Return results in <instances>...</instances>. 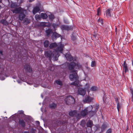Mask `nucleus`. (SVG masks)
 I'll list each match as a JSON object with an SVG mask.
<instances>
[{"mask_svg": "<svg viewBox=\"0 0 133 133\" xmlns=\"http://www.w3.org/2000/svg\"><path fill=\"white\" fill-rule=\"evenodd\" d=\"M58 46L57 48L55 50V53L57 54V56H58V51L62 53L63 48L64 47L63 45L61 44H58V45L56 43H52L50 44L49 47L50 48H54Z\"/></svg>", "mask_w": 133, "mask_h": 133, "instance_id": "f257e3e1", "label": "nucleus"}, {"mask_svg": "<svg viewBox=\"0 0 133 133\" xmlns=\"http://www.w3.org/2000/svg\"><path fill=\"white\" fill-rule=\"evenodd\" d=\"M45 56L47 57H48L50 59L53 58L55 60H57L58 58L57 56H59V54H58V56H57V54H55V52L53 53L51 51H48L45 53Z\"/></svg>", "mask_w": 133, "mask_h": 133, "instance_id": "f03ea898", "label": "nucleus"}, {"mask_svg": "<svg viewBox=\"0 0 133 133\" xmlns=\"http://www.w3.org/2000/svg\"><path fill=\"white\" fill-rule=\"evenodd\" d=\"M72 73L69 75V77L70 80L76 81L77 80L78 77L77 75V71L76 70H70Z\"/></svg>", "mask_w": 133, "mask_h": 133, "instance_id": "7ed1b4c3", "label": "nucleus"}, {"mask_svg": "<svg viewBox=\"0 0 133 133\" xmlns=\"http://www.w3.org/2000/svg\"><path fill=\"white\" fill-rule=\"evenodd\" d=\"M82 66L79 64H76L74 62H71L69 66V70H75L74 69H79L81 68Z\"/></svg>", "mask_w": 133, "mask_h": 133, "instance_id": "20e7f679", "label": "nucleus"}, {"mask_svg": "<svg viewBox=\"0 0 133 133\" xmlns=\"http://www.w3.org/2000/svg\"><path fill=\"white\" fill-rule=\"evenodd\" d=\"M75 101L74 98L72 96H69L67 97L65 99V101L67 104H69L74 103Z\"/></svg>", "mask_w": 133, "mask_h": 133, "instance_id": "39448f33", "label": "nucleus"}, {"mask_svg": "<svg viewBox=\"0 0 133 133\" xmlns=\"http://www.w3.org/2000/svg\"><path fill=\"white\" fill-rule=\"evenodd\" d=\"M89 109H92L93 108L92 107V106L89 107L88 108H87L85 109L82 110L81 112V114H80L81 115L80 117L82 116H85L87 115L89 112Z\"/></svg>", "mask_w": 133, "mask_h": 133, "instance_id": "423d86ee", "label": "nucleus"}, {"mask_svg": "<svg viewBox=\"0 0 133 133\" xmlns=\"http://www.w3.org/2000/svg\"><path fill=\"white\" fill-rule=\"evenodd\" d=\"M69 114L70 116H74L76 117L77 119L79 118L81 116L79 112L76 111H70L69 112Z\"/></svg>", "mask_w": 133, "mask_h": 133, "instance_id": "0eeeda50", "label": "nucleus"}, {"mask_svg": "<svg viewBox=\"0 0 133 133\" xmlns=\"http://www.w3.org/2000/svg\"><path fill=\"white\" fill-rule=\"evenodd\" d=\"M11 11L13 13L20 14L24 11L23 9L21 7H19L18 8H15V9L12 10Z\"/></svg>", "mask_w": 133, "mask_h": 133, "instance_id": "6e6552de", "label": "nucleus"}, {"mask_svg": "<svg viewBox=\"0 0 133 133\" xmlns=\"http://www.w3.org/2000/svg\"><path fill=\"white\" fill-rule=\"evenodd\" d=\"M98 108L99 107L98 106H96L95 107V108L96 109H95V111L94 110H92L91 111H89V112L90 113L89 115L91 116H92L94 115L97 111Z\"/></svg>", "mask_w": 133, "mask_h": 133, "instance_id": "1a4fd4ad", "label": "nucleus"}, {"mask_svg": "<svg viewBox=\"0 0 133 133\" xmlns=\"http://www.w3.org/2000/svg\"><path fill=\"white\" fill-rule=\"evenodd\" d=\"M24 68L26 71L29 72H31L32 71L31 68L30 67L29 65H25L24 66Z\"/></svg>", "mask_w": 133, "mask_h": 133, "instance_id": "9d476101", "label": "nucleus"}, {"mask_svg": "<svg viewBox=\"0 0 133 133\" xmlns=\"http://www.w3.org/2000/svg\"><path fill=\"white\" fill-rule=\"evenodd\" d=\"M78 92L80 95H84L85 94V91L84 89L79 88L78 89Z\"/></svg>", "mask_w": 133, "mask_h": 133, "instance_id": "9b49d317", "label": "nucleus"}, {"mask_svg": "<svg viewBox=\"0 0 133 133\" xmlns=\"http://www.w3.org/2000/svg\"><path fill=\"white\" fill-rule=\"evenodd\" d=\"M65 56L67 60L69 61H71L73 60V57L68 53H67L65 55Z\"/></svg>", "mask_w": 133, "mask_h": 133, "instance_id": "f8f14e48", "label": "nucleus"}, {"mask_svg": "<svg viewBox=\"0 0 133 133\" xmlns=\"http://www.w3.org/2000/svg\"><path fill=\"white\" fill-rule=\"evenodd\" d=\"M19 123L22 127H24L25 126V122L22 119H20L19 120Z\"/></svg>", "mask_w": 133, "mask_h": 133, "instance_id": "ddd939ff", "label": "nucleus"}, {"mask_svg": "<svg viewBox=\"0 0 133 133\" xmlns=\"http://www.w3.org/2000/svg\"><path fill=\"white\" fill-rule=\"evenodd\" d=\"M61 28L62 30H70L71 29V28L68 26H65L64 25H62L61 26Z\"/></svg>", "mask_w": 133, "mask_h": 133, "instance_id": "4468645a", "label": "nucleus"}, {"mask_svg": "<svg viewBox=\"0 0 133 133\" xmlns=\"http://www.w3.org/2000/svg\"><path fill=\"white\" fill-rule=\"evenodd\" d=\"M92 100V98L88 96L86 97L85 99L84 100V102L88 103L90 102Z\"/></svg>", "mask_w": 133, "mask_h": 133, "instance_id": "2eb2a0df", "label": "nucleus"}, {"mask_svg": "<svg viewBox=\"0 0 133 133\" xmlns=\"http://www.w3.org/2000/svg\"><path fill=\"white\" fill-rule=\"evenodd\" d=\"M112 11H113V9H108L106 11V15L109 17H111V13Z\"/></svg>", "mask_w": 133, "mask_h": 133, "instance_id": "dca6fc26", "label": "nucleus"}, {"mask_svg": "<svg viewBox=\"0 0 133 133\" xmlns=\"http://www.w3.org/2000/svg\"><path fill=\"white\" fill-rule=\"evenodd\" d=\"M25 15L24 14L23 12L20 13L19 16V19L22 21L23 20V19L25 18Z\"/></svg>", "mask_w": 133, "mask_h": 133, "instance_id": "f3484780", "label": "nucleus"}, {"mask_svg": "<svg viewBox=\"0 0 133 133\" xmlns=\"http://www.w3.org/2000/svg\"><path fill=\"white\" fill-rule=\"evenodd\" d=\"M40 10V9L39 7L36 6L34 8L32 11V13L34 15H35Z\"/></svg>", "mask_w": 133, "mask_h": 133, "instance_id": "a211bd4d", "label": "nucleus"}, {"mask_svg": "<svg viewBox=\"0 0 133 133\" xmlns=\"http://www.w3.org/2000/svg\"><path fill=\"white\" fill-rule=\"evenodd\" d=\"M0 22L3 25L7 26L9 24V23L4 19H1L0 21Z\"/></svg>", "mask_w": 133, "mask_h": 133, "instance_id": "6ab92c4d", "label": "nucleus"}, {"mask_svg": "<svg viewBox=\"0 0 133 133\" xmlns=\"http://www.w3.org/2000/svg\"><path fill=\"white\" fill-rule=\"evenodd\" d=\"M122 66L124 68L125 72H127L128 71V69L127 64H126L125 61H124V63L123 64H122Z\"/></svg>", "mask_w": 133, "mask_h": 133, "instance_id": "aec40b11", "label": "nucleus"}, {"mask_svg": "<svg viewBox=\"0 0 133 133\" xmlns=\"http://www.w3.org/2000/svg\"><path fill=\"white\" fill-rule=\"evenodd\" d=\"M93 125L92 121L90 120H89L87 123V126L88 127H91Z\"/></svg>", "mask_w": 133, "mask_h": 133, "instance_id": "412c9836", "label": "nucleus"}, {"mask_svg": "<svg viewBox=\"0 0 133 133\" xmlns=\"http://www.w3.org/2000/svg\"><path fill=\"white\" fill-rule=\"evenodd\" d=\"M41 16V17L43 19H46L48 17L47 15L45 13H42Z\"/></svg>", "mask_w": 133, "mask_h": 133, "instance_id": "4be33fe9", "label": "nucleus"}, {"mask_svg": "<svg viewBox=\"0 0 133 133\" xmlns=\"http://www.w3.org/2000/svg\"><path fill=\"white\" fill-rule=\"evenodd\" d=\"M45 32L47 35L48 36L52 32V30L49 29L46 30Z\"/></svg>", "mask_w": 133, "mask_h": 133, "instance_id": "5701e85b", "label": "nucleus"}, {"mask_svg": "<svg viewBox=\"0 0 133 133\" xmlns=\"http://www.w3.org/2000/svg\"><path fill=\"white\" fill-rule=\"evenodd\" d=\"M49 41L46 40L45 41L44 43V46L45 47H47L49 45Z\"/></svg>", "mask_w": 133, "mask_h": 133, "instance_id": "b1692460", "label": "nucleus"}, {"mask_svg": "<svg viewBox=\"0 0 133 133\" xmlns=\"http://www.w3.org/2000/svg\"><path fill=\"white\" fill-rule=\"evenodd\" d=\"M17 6V4L15 3H12L11 4V7L12 8H15Z\"/></svg>", "mask_w": 133, "mask_h": 133, "instance_id": "393cba45", "label": "nucleus"}, {"mask_svg": "<svg viewBox=\"0 0 133 133\" xmlns=\"http://www.w3.org/2000/svg\"><path fill=\"white\" fill-rule=\"evenodd\" d=\"M56 106V105L54 103H52L50 105V107L51 109L55 108Z\"/></svg>", "mask_w": 133, "mask_h": 133, "instance_id": "a878e982", "label": "nucleus"}, {"mask_svg": "<svg viewBox=\"0 0 133 133\" xmlns=\"http://www.w3.org/2000/svg\"><path fill=\"white\" fill-rule=\"evenodd\" d=\"M98 88L95 86H93L90 89V90L92 91H95L97 90Z\"/></svg>", "mask_w": 133, "mask_h": 133, "instance_id": "bb28decb", "label": "nucleus"}, {"mask_svg": "<svg viewBox=\"0 0 133 133\" xmlns=\"http://www.w3.org/2000/svg\"><path fill=\"white\" fill-rule=\"evenodd\" d=\"M35 17L37 21L40 20L41 18L40 16L38 15H36L35 16Z\"/></svg>", "mask_w": 133, "mask_h": 133, "instance_id": "cd10ccee", "label": "nucleus"}, {"mask_svg": "<svg viewBox=\"0 0 133 133\" xmlns=\"http://www.w3.org/2000/svg\"><path fill=\"white\" fill-rule=\"evenodd\" d=\"M107 127L104 124H103L102 126L101 131H104Z\"/></svg>", "mask_w": 133, "mask_h": 133, "instance_id": "c85d7f7f", "label": "nucleus"}, {"mask_svg": "<svg viewBox=\"0 0 133 133\" xmlns=\"http://www.w3.org/2000/svg\"><path fill=\"white\" fill-rule=\"evenodd\" d=\"M56 82V83L58 85H62V82L59 80H57Z\"/></svg>", "mask_w": 133, "mask_h": 133, "instance_id": "c756f323", "label": "nucleus"}, {"mask_svg": "<svg viewBox=\"0 0 133 133\" xmlns=\"http://www.w3.org/2000/svg\"><path fill=\"white\" fill-rule=\"evenodd\" d=\"M96 66L95 61H92L91 62V66L92 67H93Z\"/></svg>", "mask_w": 133, "mask_h": 133, "instance_id": "7c9ffc66", "label": "nucleus"}, {"mask_svg": "<svg viewBox=\"0 0 133 133\" xmlns=\"http://www.w3.org/2000/svg\"><path fill=\"white\" fill-rule=\"evenodd\" d=\"M49 17L51 20H52L54 18V16L53 15L51 14L49 15Z\"/></svg>", "mask_w": 133, "mask_h": 133, "instance_id": "2f4dec72", "label": "nucleus"}, {"mask_svg": "<svg viewBox=\"0 0 133 133\" xmlns=\"http://www.w3.org/2000/svg\"><path fill=\"white\" fill-rule=\"evenodd\" d=\"M121 105L119 103L117 104V108L118 111H119V109L121 108Z\"/></svg>", "mask_w": 133, "mask_h": 133, "instance_id": "473e14b6", "label": "nucleus"}, {"mask_svg": "<svg viewBox=\"0 0 133 133\" xmlns=\"http://www.w3.org/2000/svg\"><path fill=\"white\" fill-rule=\"evenodd\" d=\"M78 84L77 83V82L76 81H75L74 82L71 83L70 84L71 85H75V86L77 85Z\"/></svg>", "mask_w": 133, "mask_h": 133, "instance_id": "72a5a7b5", "label": "nucleus"}, {"mask_svg": "<svg viewBox=\"0 0 133 133\" xmlns=\"http://www.w3.org/2000/svg\"><path fill=\"white\" fill-rule=\"evenodd\" d=\"M130 89L131 91V93L132 94V99H133V90H132V88L131 87H130Z\"/></svg>", "mask_w": 133, "mask_h": 133, "instance_id": "f704fd0d", "label": "nucleus"}, {"mask_svg": "<svg viewBox=\"0 0 133 133\" xmlns=\"http://www.w3.org/2000/svg\"><path fill=\"white\" fill-rule=\"evenodd\" d=\"M98 22L100 23L101 25L103 24V21L102 19H99L98 20Z\"/></svg>", "mask_w": 133, "mask_h": 133, "instance_id": "c9c22d12", "label": "nucleus"}, {"mask_svg": "<svg viewBox=\"0 0 133 133\" xmlns=\"http://www.w3.org/2000/svg\"><path fill=\"white\" fill-rule=\"evenodd\" d=\"M54 35L55 37H60V35L58 34L57 33H55L54 34Z\"/></svg>", "mask_w": 133, "mask_h": 133, "instance_id": "e433bc0d", "label": "nucleus"}, {"mask_svg": "<svg viewBox=\"0 0 133 133\" xmlns=\"http://www.w3.org/2000/svg\"><path fill=\"white\" fill-rule=\"evenodd\" d=\"M52 26L54 28H56L58 26V25L56 24H52Z\"/></svg>", "mask_w": 133, "mask_h": 133, "instance_id": "4c0bfd02", "label": "nucleus"}, {"mask_svg": "<svg viewBox=\"0 0 133 133\" xmlns=\"http://www.w3.org/2000/svg\"><path fill=\"white\" fill-rule=\"evenodd\" d=\"M35 129H32L31 130L30 132L31 133H35Z\"/></svg>", "mask_w": 133, "mask_h": 133, "instance_id": "58836bf2", "label": "nucleus"}, {"mask_svg": "<svg viewBox=\"0 0 133 133\" xmlns=\"http://www.w3.org/2000/svg\"><path fill=\"white\" fill-rule=\"evenodd\" d=\"M111 129H109L107 131L106 133H111Z\"/></svg>", "mask_w": 133, "mask_h": 133, "instance_id": "ea45409f", "label": "nucleus"}, {"mask_svg": "<svg viewBox=\"0 0 133 133\" xmlns=\"http://www.w3.org/2000/svg\"><path fill=\"white\" fill-rule=\"evenodd\" d=\"M45 23L44 22H42L40 23V25L42 26H44L45 25Z\"/></svg>", "mask_w": 133, "mask_h": 133, "instance_id": "a19ab883", "label": "nucleus"}, {"mask_svg": "<svg viewBox=\"0 0 133 133\" xmlns=\"http://www.w3.org/2000/svg\"><path fill=\"white\" fill-rule=\"evenodd\" d=\"M115 100L117 104L119 103L118 100V98L116 97L115 98Z\"/></svg>", "mask_w": 133, "mask_h": 133, "instance_id": "79ce46f5", "label": "nucleus"}, {"mask_svg": "<svg viewBox=\"0 0 133 133\" xmlns=\"http://www.w3.org/2000/svg\"><path fill=\"white\" fill-rule=\"evenodd\" d=\"M71 39L72 40L74 41L76 39V38L74 36H72V37Z\"/></svg>", "mask_w": 133, "mask_h": 133, "instance_id": "37998d69", "label": "nucleus"}, {"mask_svg": "<svg viewBox=\"0 0 133 133\" xmlns=\"http://www.w3.org/2000/svg\"><path fill=\"white\" fill-rule=\"evenodd\" d=\"M18 113L20 114H22L23 113V111L22 110L19 111Z\"/></svg>", "mask_w": 133, "mask_h": 133, "instance_id": "c03bdc74", "label": "nucleus"}, {"mask_svg": "<svg viewBox=\"0 0 133 133\" xmlns=\"http://www.w3.org/2000/svg\"><path fill=\"white\" fill-rule=\"evenodd\" d=\"M86 85L87 86V88H85V89L86 90H88V89H89V84H86Z\"/></svg>", "mask_w": 133, "mask_h": 133, "instance_id": "a18cd8bd", "label": "nucleus"}, {"mask_svg": "<svg viewBox=\"0 0 133 133\" xmlns=\"http://www.w3.org/2000/svg\"><path fill=\"white\" fill-rule=\"evenodd\" d=\"M2 52H3V51H0V55H3Z\"/></svg>", "mask_w": 133, "mask_h": 133, "instance_id": "49530a36", "label": "nucleus"}, {"mask_svg": "<svg viewBox=\"0 0 133 133\" xmlns=\"http://www.w3.org/2000/svg\"><path fill=\"white\" fill-rule=\"evenodd\" d=\"M100 13V12L99 11V10H97V15H99Z\"/></svg>", "mask_w": 133, "mask_h": 133, "instance_id": "de8ad7c7", "label": "nucleus"}, {"mask_svg": "<svg viewBox=\"0 0 133 133\" xmlns=\"http://www.w3.org/2000/svg\"><path fill=\"white\" fill-rule=\"evenodd\" d=\"M23 133H29L28 131H25L23 132Z\"/></svg>", "mask_w": 133, "mask_h": 133, "instance_id": "09e8293b", "label": "nucleus"}, {"mask_svg": "<svg viewBox=\"0 0 133 133\" xmlns=\"http://www.w3.org/2000/svg\"><path fill=\"white\" fill-rule=\"evenodd\" d=\"M30 2H31L34 1L35 0H29Z\"/></svg>", "mask_w": 133, "mask_h": 133, "instance_id": "8fccbe9b", "label": "nucleus"}, {"mask_svg": "<svg viewBox=\"0 0 133 133\" xmlns=\"http://www.w3.org/2000/svg\"><path fill=\"white\" fill-rule=\"evenodd\" d=\"M36 122L38 124H39V121H36Z\"/></svg>", "mask_w": 133, "mask_h": 133, "instance_id": "3c124183", "label": "nucleus"}, {"mask_svg": "<svg viewBox=\"0 0 133 133\" xmlns=\"http://www.w3.org/2000/svg\"><path fill=\"white\" fill-rule=\"evenodd\" d=\"M94 36L95 38L97 37V35L96 34L94 35Z\"/></svg>", "mask_w": 133, "mask_h": 133, "instance_id": "603ef678", "label": "nucleus"}, {"mask_svg": "<svg viewBox=\"0 0 133 133\" xmlns=\"http://www.w3.org/2000/svg\"><path fill=\"white\" fill-rule=\"evenodd\" d=\"M83 122V121H82L81 122V125H83V124H82V122Z\"/></svg>", "mask_w": 133, "mask_h": 133, "instance_id": "864d4df0", "label": "nucleus"}, {"mask_svg": "<svg viewBox=\"0 0 133 133\" xmlns=\"http://www.w3.org/2000/svg\"><path fill=\"white\" fill-rule=\"evenodd\" d=\"M2 3V0H0V3Z\"/></svg>", "mask_w": 133, "mask_h": 133, "instance_id": "5fc2aeb1", "label": "nucleus"}, {"mask_svg": "<svg viewBox=\"0 0 133 133\" xmlns=\"http://www.w3.org/2000/svg\"><path fill=\"white\" fill-rule=\"evenodd\" d=\"M132 65H133V61L132 60Z\"/></svg>", "mask_w": 133, "mask_h": 133, "instance_id": "6e6d98bb", "label": "nucleus"}, {"mask_svg": "<svg viewBox=\"0 0 133 133\" xmlns=\"http://www.w3.org/2000/svg\"><path fill=\"white\" fill-rule=\"evenodd\" d=\"M1 15H0V19L1 18Z\"/></svg>", "mask_w": 133, "mask_h": 133, "instance_id": "4d7b16f0", "label": "nucleus"}, {"mask_svg": "<svg viewBox=\"0 0 133 133\" xmlns=\"http://www.w3.org/2000/svg\"><path fill=\"white\" fill-rule=\"evenodd\" d=\"M18 83H20V81H18Z\"/></svg>", "mask_w": 133, "mask_h": 133, "instance_id": "13d9d810", "label": "nucleus"}, {"mask_svg": "<svg viewBox=\"0 0 133 133\" xmlns=\"http://www.w3.org/2000/svg\"><path fill=\"white\" fill-rule=\"evenodd\" d=\"M1 8V6L0 5V9Z\"/></svg>", "mask_w": 133, "mask_h": 133, "instance_id": "bf43d9fd", "label": "nucleus"}, {"mask_svg": "<svg viewBox=\"0 0 133 133\" xmlns=\"http://www.w3.org/2000/svg\"><path fill=\"white\" fill-rule=\"evenodd\" d=\"M117 28H116V30L117 29Z\"/></svg>", "mask_w": 133, "mask_h": 133, "instance_id": "052dcab7", "label": "nucleus"}, {"mask_svg": "<svg viewBox=\"0 0 133 133\" xmlns=\"http://www.w3.org/2000/svg\"><path fill=\"white\" fill-rule=\"evenodd\" d=\"M84 123L83 124V125H84Z\"/></svg>", "mask_w": 133, "mask_h": 133, "instance_id": "680f3d73", "label": "nucleus"}]
</instances>
